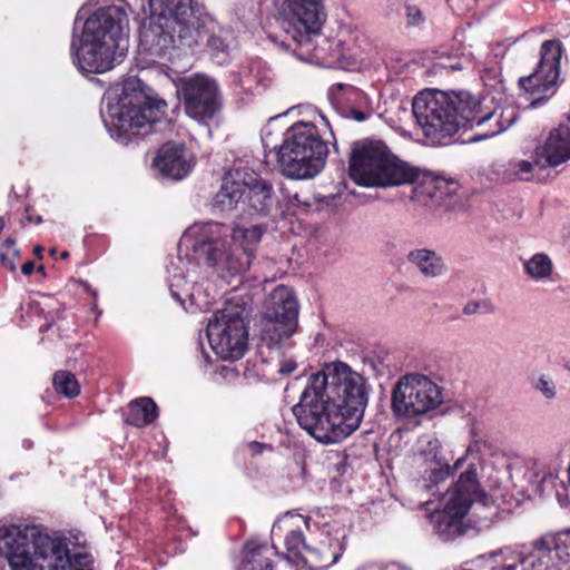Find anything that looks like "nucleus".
I'll list each match as a JSON object with an SVG mask.
<instances>
[{
    "label": "nucleus",
    "instance_id": "1",
    "mask_svg": "<svg viewBox=\"0 0 570 570\" xmlns=\"http://www.w3.org/2000/svg\"><path fill=\"white\" fill-rule=\"evenodd\" d=\"M367 402L366 380L346 363L332 362L308 377L292 411L317 442L333 444L358 429Z\"/></svg>",
    "mask_w": 570,
    "mask_h": 570
},
{
    "label": "nucleus",
    "instance_id": "2",
    "mask_svg": "<svg viewBox=\"0 0 570 570\" xmlns=\"http://www.w3.org/2000/svg\"><path fill=\"white\" fill-rule=\"evenodd\" d=\"M412 110L432 144H441L461 128L475 130L471 141L484 140L505 131L517 120L514 109L484 106L468 91L426 89L415 96Z\"/></svg>",
    "mask_w": 570,
    "mask_h": 570
},
{
    "label": "nucleus",
    "instance_id": "3",
    "mask_svg": "<svg viewBox=\"0 0 570 570\" xmlns=\"http://www.w3.org/2000/svg\"><path fill=\"white\" fill-rule=\"evenodd\" d=\"M130 4L125 0H91L75 19L70 52L81 73L114 68L128 47Z\"/></svg>",
    "mask_w": 570,
    "mask_h": 570
},
{
    "label": "nucleus",
    "instance_id": "4",
    "mask_svg": "<svg viewBox=\"0 0 570 570\" xmlns=\"http://www.w3.org/2000/svg\"><path fill=\"white\" fill-rule=\"evenodd\" d=\"M265 228L262 225H236L228 228L216 222L196 223L183 234L178 249L191 250L225 283L240 277L250 266Z\"/></svg>",
    "mask_w": 570,
    "mask_h": 570
},
{
    "label": "nucleus",
    "instance_id": "5",
    "mask_svg": "<svg viewBox=\"0 0 570 570\" xmlns=\"http://www.w3.org/2000/svg\"><path fill=\"white\" fill-rule=\"evenodd\" d=\"M0 551L11 570H94L92 557L69 538L50 537L30 524L0 527Z\"/></svg>",
    "mask_w": 570,
    "mask_h": 570
},
{
    "label": "nucleus",
    "instance_id": "6",
    "mask_svg": "<svg viewBox=\"0 0 570 570\" xmlns=\"http://www.w3.org/2000/svg\"><path fill=\"white\" fill-rule=\"evenodd\" d=\"M262 144L266 155H274L281 173L292 179L315 177L328 155L326 142L311 121H296L281 138L267 126L262 131Z\"/></svg>",
    "mask_w": 570,
    "mask_h": 570
},
{
    "label": "nucleus",
    "instance_id": "7",
    "mask_svg": "<svg viewBox=\"0 0 570 570\" xmlns=\"http://www.w3.org/2000/svg\"><path fill=\"white\" fill-rule=\"evenodd\" d=\"M140 82L128 79L121 95L108 92L102 98L100 115L110 136L121 144L150 132L165 114L167 104L137 89Z\"/></svg>",
    "mask_w": 570,
    "mask_h": 570
},
{
    "label": "nucleus",
    "instance_id": "8",
    "mask_svg": "<svg viewBox=\"0 0 570 570\" xmlns=\"http://www.w3.org/2000/svg\"><path fill=\"white\" fill-rule=\"evenodd\" d=\"M348 174L360 186L381 188L406 185L415 177L412 166L395 157L383 141L371 139L353 144Z\"/></svg>",
    "mask_w": 570,
    "mask_h": 570
},
{
    "label": "nucleus",
    "instance_id": "9",
    "mask_svg": "<svg viewBox=\"0 0 570 570\" xmlns=\"http://www.w3.org/2000/svg\"><path fill=\"white\" fill-rule=\"evenodd\" d=\"M481 497L478 468L474 463H470L468 469L460 474L453 488L442 495L441 507L429 515L434 534L445 542L462 535L464 533L463 519L472 504L485 505V502L480 501Z\"/></svg>",
    "mask_w": 570,
    "mask_h": 570
},
{
    "label": "nucleus",
    "instance_id": "10",
    "mask_svg": "<svg viewBox=\"0 0 570 570\" xmlns=\"http://www.w3.org/2000/svg\"><path fill=\"white\" fill-rule=\"evenodd\" d=\"M558 532L546 533L521 546L504 548L488 556L490 570H564L570 552Z\"/></svg>",
    "mask_w": 570,
    "mask_h": 570
},
{
    "label": "nucleus",
    "instance_id": "11",
    "mask_svg": "<svg viewBox=\"0 0 570 570\" xmlns=\"http://www.w3.org/2000/svg\"><path fill=\"white\" fill-rule=\"evenodd\" d=\"M298 326V303L293 291L277 286L265 299L263 311L262 342L271 350L279 348Z\"/></svg>",
    "mask_w": 570,
    "mask_h": 570
},
{
    "label": "nucleus",
    "instance_id": "12",
    "mask_svg": "<svg viewBox=\"0 0 570 570\" xmlns=\"http://www.w3.org/2000/svg\"><path fill=\"white\" fill-rule=\"evenodd\" d=\"M442 403V389L420 373L401 376L393 387L392 411L397 417L413 419L435 410Z\"/></svg>",
    "mask_w": 570,
    "mask_h": 570
},
{
    "label": "nucleus",
    "instance_id": "13",
    "mask_svg": "<svg viewBox=\"0 0 570 570\" xmlns=\"http://www.w3.org/2000/svg\"><path fill=\"white\" fill-rule=\"evenodd\" d=\"M282 27L299 46H308L326 21L323 0H274Z\"/></svg>",
    "mask_w": 570,
    "mask_h": 570
},
{
    "label": "nucleus",
    "instance_id": "14",
    "mask_svg": "<svg viewBox=\"0 0 570 570\" xmlns=\"http://www.w3.org/2000/svg\"><path fill=\"white\" fill-rule=\"evenodd\" d=\"M206 337L212 351L222 360H239L247 350L248 332L238 312H216L208 321Z\"/></svg>",
    "mask_w": 570,
    "mask_h": 570
},
{
    "label": "nucleus",
    "instance_id": "15",
    "mask_svg": "<svg viewBox=\"0 0 570 570\" xmlns=\"http://www.w3.org/2000/svg\"><path fill=\"white\" fill-rule=\"evenodd\" d=\"M562 43L559 40H546L540 49V60L535 70L519 79V86L530 97V107L544 104L553 94L560 76Z\"/></svg>",
    "mask_w": 570,
    "mask_h": 570
},
{
    "label": "nucleus",
    "instance_id": "16",
    "mask_svg": "<svg viewBox=\"0 0 570 570\" xmlns=\"http://www.w3.org/2000/svg\"><path fill=\"white\" fill-rule=\"evenodd\" d=\"M179 28L169 21L149 18L139 36V51L149 57L151 62L177 63L189 53L179 42Z\"/></svg>",
    "mask_w": 570,
    "mask_h": 570
},
{
    "label": "nucleus",
    "instance_id": "17",
    "mask_svg": "<svg viewBox=\"0 0 570 570\" xmlns=\"http://www.w3.org/2000/svg\"><path fill=\"white\" fill-rule=\"evenodd\" d=\"M174 83L188 117L203 125L214 118L220 105L218 87L213 79L204 75H195L177 78Z\"/></svg>",
    "mask_w": 570,
    "mask_h": 570
},
{
    "label": "nucleus",
    "instance_id": "18",
    "mask_svg": "<svg viewBox=\"0 0 570 570\" xmlns=\"http://www.w3.org/2000/svg\"><path fill=\"white\" fill-rule=\"evenodd\" d=\"M189 266H196V264L186 261L180 255L170 261L167 266L170 295L185 309H188L187 302H189V306L206 309L215 299V294L207 288L204 289L196 281L187 279L194 272Z\"/></svg>",
    "mask_w": 570,
    "mask_h": 570
},
{
    "label": "nucleus",
    "instance_id": "19",
    "mask_svg": "<svg viewBox=\"0 0 570 570\" xmlns=\"http://www.w3.org/2000/svg\"><path fill=\"white\" fill-rule=\"evenodd\" d=\"M224 30L215 19L209 16L195 17L188 27L183 28L178 35L179 42L193 51L199 45L206 43L212 56L218 63L227 62L229 46L223 37Z\"/></svg>",
    "mask_w": 570,
    "mask_h": 570
},
{
    "label": "nucleus",
    "instance_id": "20",
    "mask_svg": "<svg viewBox=\"0 0 570 570\" xmlns=\"http://www.w3.org/2000/svg\"><path fill=\"white\" fill-rule=\"evenodd\" d=\"M195 158L185 144L168 141L158 150L153 160L154 169L163 177L181 180L190 174Z\"/></svg>",
    "mask_w": 570,
    "mask_h": 570
},
{
    "label": "nucleus",
    "instance_id": "21",
    "mask_svg": "<svg viewBox=\"0 0 570 570\" xmlns=\"http://www.w3.org/2000/svg\"><path fill=\"white\" fill-rule=\"evenodd\" d=\"M256 181V173L245 167H234L223 177L219 190L214 197V207L222 213L234 210L244 199L248 186Z\"/></svg>",
    "mask_w": 570,
    "mask_h": 570
},
{
    "label": "nucleus",
    "instance_id": "22",
    "mask_svg": "<svg viewBox=\"0 0 570 570\" xmlns=\"http://www.w3.org/2000/svg\"><path fill=\"white\" fill-rule=\"evenodd\" d=\"M141 7L149 18L174 22L179 32L196 17L191 0H141Z\"/></svg>",
    "mask_w": 570,
    "mask_h": 570
},
{
    "label": "nucleus",
    "instance_id": "23",
    "mask_svg": "<svg viewBox=\"0 0 570 570\" xmlns=\"http://www.w3.org/2000/svg\"><path fill=\"white\" fill-rule=\"evenodd\" d=\"M420 459L423 462V471L417 485L428 491H432L434 488L438 489L464 462V458H459L453 466H450L444 458L439 456L436 452L433 453L432 450L423 452Z\"/></svg>",
    "mask_w": 570,
    "mask_h": 570
},
{
    "label": "nucleus",
    "instance_id": "24",
    "mask_svg": "<svg viewBox=\"0 0 570 570\" xmlns=\"http://www.w3.org/2000/svg\"><path fill=\"white\" fill-rule=\"evenodd\" d=\"M406 261L425 278H439L448 272L443 255L433 248H413L406 254Z\"/></svg>",
    "mask_w": 570,
    "mask_h": 570
},
{
    "label": "nucleus",
    "instance_id": "25",
    "mask_svg": "<svg viewBox=\"0 0 570 570\" xmlns=\"http://www.w3.org/2000/svg\"><path fill=\"white\" fill-rule=\"evenodd\" d=\"M271 81L269 68L258 58L249 60L238 72V86L247 92L264 90Z\"/></svg>",
    "mask_w": 570,
    "mask_h": 570
},
{
    "label": "nucleus",
    "instance_id": "26",
    "mask_svg": "<svg viewBox=\"0 0 570 570\" xmlns=\"http://www.w3.org/2000/svg\"><path fill=\"white\" fill-rule=\"evenodd\" d=\"M309 519L305 518L303 515H289L286 514L283 519L278 520L274 523L273 532L275 529H281L282 525H287L289 523L291 525H295L293 529H288L286 535H285V548L287 551V558L288 559H297L303 550L307 549L305 535L303 531L299 529L298 523H303L306 528H308Z\"/></svg>",
    "mask_w": 570,
    "mask_h": 570
},
{
    "label": "nucleus",
    "instance_id": "27",
    "mask_svg": "<svg viewBox=\"0 0 570 570\" xmlns=\"http://www.w3.org/2000/svg\"><path fill=\"white\" fill-rule=\"evenodd\" d=\"M321 550L328 564L336 563L346 548L347 529L340 523H327L323 527Z\"/></svg>",
    "mask_w": 570,
    "mask_h": 570
},
{
    "label": "nucleus",
    "instance_id": "28",
    "mask_svg": "<svg viewBox=\"0 0 570 570\" xmlns=\"http://www.w3.org/2000/svg\"><path fill=\"white\" fill-rule=\"evenodd\" d=\"M273 551L266 544L248 541L243 549L237 570H273Z\"/></svg>",
    "mask_w": 570,
    "mask_h": 570
},
{
    "label": "nucleus",
    "instance_id": "29",
    "mask_svg": "<svg viewBox=\"0 0 570 570\" xmlns=\"http://www.w3.org/2000/svg\"><path fill=\"white\" fill-rule=\"evenodd\" d=\"M246 196L249 209L261 216L269 215L275 205L272 186L261 180L257 174L256 181L248 186Z\"/></svg>",
    "mask_w": 570,
    "mask_h": 570
},
{
    "label": "nucleus",
    "instance_id": "30",
    "mask_svg": "<svg viewBox=\"0 0 570 570\" xmlns=\"http://www.w3.org/2000/svg\"><path fill=\"white\" fill-rule=\"evenodd\" d=\"M343 92L340 97L341 101L345 104V116L355 119L356 121H364L370 117V99L365 92L352 86L343 87L340 85Z\"/></svg>",
    "mask_w": 570,
    "mask_h": 570
},
{
    "label": "nucleus",
    "instance_id": "31",
    "mask_svg": "<svg viewBox=\"0 0 570 570\" xmlns=\"http://www.w3.org/2000/svg\"><path fill=\"white\" fill-rule=\"evenodd\" d=\"M158 416L156 403L149 397L131 401L128 405L126 423L136 428H142L153 423Z\"/></svg>",
    "mask_w": 570,
    "mask_h": 570
},
{
    "label": "nucleus",
    "instance_id": "32",
    "mask_svg": "<svg viewBox=\"0 0 570 570\" xmlns=\"http://www.w3.org/2000/svg\"><path fill=\"white\" fill-rule=\"evenodd\" d=\"M415 171V177L406 184L413 185L412 200L421 204L429 205V203L436 196L438 186L434 177L428 173L412 166Z\"/></svg>",
    "mask_w": 570,
    "mask_h": 570
},
{
    "label": "nucleus",
    "instance_id": "33",
    "mask_svg": "<svg viewBox=\"0 0 570 570\" xmlns=\"http://www.w3.org/2000/svg\"><path fill=\"white\" fill-rule=\"evenodd\" d=\"M524 273L533 281L540 282L550 278L553 263L544 253H537L523 262Z\"/></svg>",
    "mask_w": 570,
    "mask_h": 570
},
{
    "label": "nucleus",
    "instance_id": "34",
    "mask_svg": "<svg viewBox=\"0 0 570 570\" xmlns=\"http://www.w3.org/2000/svg\"><path fill=\"white\" fill-rule=\"evenodd\" d=\"M52 385L57 393L66 397H76L80 393V385L76 376L67 371H58L52 377Z\"/></svg>",
    "mask_w": 570,
    "mask_h": 570
},
{
    "label": "nucleus",
    "instance_id": "35",
    "mask_svg": "<svg viewBox=\"0 0 570 570\" xmlns=\"http://www.w3.org/2000/svg\"><path fill=\"white\" fill-rule=\"evenodd\" d=\"M537 167L534 164V153L532 154V161L525 159H511L505 165V176L509 179L528 180L532 176L533 169Z\"/></svg>",
    "mask_w": 570,
    "mask_h": 570
},
{
    "label": "nucleus",
    "instance_id": "36",
    "mask_svg": "<svg viewBox=\"0 0 570 570\" xmlns=\"http://www.w3.org/2000/svg\"><path fill=\"white\" fill-rule=\"evenodd\" d=\"M358 39V31L352 26H341L337 32L335 45L337 47L336 57H345L356 43Z\"/></svg>",
    "mask_w": 570,
    "mask_h": 570
},
{
    "label": "nucleus",
    "instance_id": "37",
    "mask_svg": "<svg viewBox=\"0 0 570 570\" xmlns=\"http://www.w3.org/2000/svg\"><path fill=\"white\" fill-rule=\"evenodd\" d=\"M531 386L548 401L557 396V384L553 379L547 374L533 376L531 379Z\"/></svg>",
    "mask_w": 570,
    "mask_h": 570
},
{
    "label": "nucleus",
    "instance_id": "38",
    "mask_svg": "<svg viewBox=\"0 0 570 570\" xmlns=\"http://www.w3.org/2000/svg\"><path fill=\"white\" fill-rule=\"evenodd\" d=\"M404 18L407 28H422L426 20L423 11L415 4L405 6Z\"/></svg>",
    "mask_w": 570,
    "mask_h": 570
},
{
    "label": "nucleus",
    "instance_id": "39",
    "mask_svg": "<svg viewBox=\"0 0 570 570\" xmlns=\"http://www.w3.org/2000/svg\"><path fill=\"white\" fill-rule=\"evenodd\" d=\"M463 314L465 315H473V314H492L495 312L494 304L488 299H480V301H471L468 302L463 307Z\"/></svg>",
    "mask_w": 570,
    "mask_h": 570
},
{
    "label": "nucleus",
    "instance_id": "40",
    "mask_svg": "<svg viewBox=\"0 0 570 570\" xmlns=\"http://www.w3.org/2000/svg\"><path fill=\"white\" fill-rule=\"evenodd\" d=\"M297 367V363L292 357H286L279 361L278 373L282 375L292 374Z\"/></svg>",
    "mask_w": 570,
    "mask_h": 570
},
{
    "label": "nucleus",
    "instance_id": "41",
    "mask_svg": "<svg viewBox=\"0 0 570 570\" xmlns=\"http://www.w3.org/2000/svg\"><path fill=\"white\" fill-rule=\"evenodd\" d=\"M288 204L296 208H307L312 205L311 199L302 198L301 194L296 191L288 195Z\"/></svg>",
    "mask_w": 570,
    "mask_h": 570
},
{
    "label": "nucleus",
    "instance_id": "42",
    "mask_svg": "<svg viewBox=\"0 0 570 570\" xmlns=\"http://www.w3.org/2000/svg\"><path fill=\"white\" fill-rule=\"evenodd\" d=\"M17 255H13L12 253L10 252H6L3 249H0V258H1V263L2 265L8 268L9 271L11 272H14L17 266H16V262H14V258H16Z\"/></svg>",
    "mask_w": 570,
    "mask_h": 570
},
{
    "label": "nucleus",
    "instance_id": "43",
    "mask_svg": "<svg viewBox=\"0 0 570 570\" xmlns=\"http://www.w3.org/2000/svg\"><path fill=\"white\" fill-rule=\"evenodd\" d=\"M266 448H267L266 444L257 442V441H253L247 444V449H248L249 453L253 455L262 454Z\"/></svg>",
    "mask_w": 570,
    "mask_h": 570
},
{
    "label": "nucleus",
    "instance_id": "44",
    "mask_svg": "<svg viewBox=\"0 0 570 570\" xmlns=\"http://www.w3.org/2000/svg\"><path fill=\"white\" fill-rule=\"evenodd\" d=\"M14 245H16V242H14V239H13V238H7V239L2 243V245H1L0 249H3V250H6V252H10V253H12L13 255H19V250L14 247Z\"/></svg>",
    "mask_w": 570,
    "mask_h": 570
},
{
    "label": "nucleus",
    "instance_id": "45",
    "mask_svg": "<svg viewBox=\"0 0 570 570\" xmlns=\"http://www.w3.org/2000/svg\"><path fill=\"white\" fill-rule=\"evenodd\" d=\"M81 286L92 296L94 298V307H97V292L91 288V286L87 282H80Z\"/></svg>",
    "mask_w": 570,
    "mask_h": 570
},
{
    "label": "nucleus",
    "instance_id": "46",
    "mask_svg": "<svg viewBox=\"0 0 570 570\" xmlns=\"http://www.w3.org/2000/svg\"><path fill=\"white\" fill-rule=\"evenodd\" d=\"M21 271L24 275H30L32 274V272L35 271V264L33 262L29 261V262H26L22 267H21Z\"/></svg>",
    "mask_w": 570,
    "mask_h": 570
},
{
    "label": "nucleus",
    "instance_id": "47",
    "mask_svg": "<svg viewBox=\"0 0 570 570\" xmlns=\"http://www.w3.org/2000/svg\"><path fill=\"white\" fill-rule=\"evenodd\" d=\"M202 357H203V362L206 366L212 363V358H210L209 354L206 353L203 348H202Z\"/></svg>",
    "mask_w": 570,
    "mask_h": 570
},
{
    "label": "nucleus",
    "instance_id": "48",
    "mask_svg": "<svg viewBox=\"0 0 570 570\" xmlns=\"http://www.w3.org/2000/svg\"><path fill=\"white\" fill-rule=\"evenodd\" d=\"M478 448V442L473 443V444H470L466 449V454H471L475 451V449Z\"/></svg>",
    "mask_w": 570,
    "mask_h": 570
},
{
    "label": "nucleus",
    "instance_id": "49",
    "mask_svg": "<svg viewBox=\"0 0 570 570\" xmlns=\"http://www.w3.org/2000/svg\"><path fill=\"white\" fill-rule=\"evenodd\" d=\"M28 220L29 222H35L36 224H40L42 222V217L41 216H37V217H32V216H28Z\"/></svg>",
    "mask_w": 570,
    "mask_h": 570
},
{
    "label": "nucleus",
    "instance_id": "50",
    "mask_svg": "<svg viewBox=\"0 0 570 570\" xmlns=\"http://www.w3.org/2000/svg\"><path fill=\"white\" fill-rule=\"evenodd\" d=\"M449 68L452 70H461V69H463V66L460 63H456V65H450Z\"/></svg>",
    "mask_w": 570,
    "mask_h": 570
},
{
    "label": "nucleus",
    "instance_id": "51",
    "mask_svg": "<svg viewBox=\"0 0 570 570\" xmlns=\"http://www.w3.org/2000/svg\"><path fill=\"white\" fill-rule=\"evenodd\" d=\"M42 247L41 246H36L35 247V254L39 257H41V253H42Z\"/></svg>",
    "mask_w": 570,
    "mask_h": 570
},
{
    "label": "nucleus",
    "instance_id": "52",
    "mask_svg": "<svg viewBox=\"0 0 570 570\" xmlns=\"http://www.w3.org/2000/svg\"><path fill=\"white\" fill-rule=\"evenodd\" d=\"M23 445H24V448L29 449V448L31 446V442H29V441H24V442H23Z\"/></svg>",
    "mask_w": 570,
    "mask_h": 570
},
{
    "label": "nucleus",
    "instance_id": "53",
    "mask_svg": "<svg viewBox=\"0 0 570 570\" xmlns=\"http://www.w3.org/2000/svg\"><path fill=\"white\" fill-rule=\"evenodd\" d=\"M68 255H69V254H68V252H63V253L61 254V257H62V258H67V257H68Z\"/></svg>",
    "mask_w": 570,
    "mask_h": 570
},
{
    "label": "nucleus",
    "instance_id": "54",
    "mask_svg": "<svg viewBox=\"0 0 570 570\" xmlns=\"http://www.w3.org/2000/svg\"><path fill=\"white\" fill-rule=\"evenodd\" d=\"M566 370L570 373V362L564 365Z\"/></svg>",
    "mask_w": 570,
    "mask_h": 570
},
{
    "label": "nucleus",
    "instance_id": "55",
    "mask_svg": "<svg viewBox=\"0 0 570 570\" xmlns=\"http://www.w3.org/2000/svg\"><path fill=\"white\" fill-rule=\"evenodd\" d=\"M315 57H316V58H321L322 56H321L318 52H316V53H315Z\"/></svg>",
    "mask_w": 570,
    "mask_h": 570
}]
</instances>
